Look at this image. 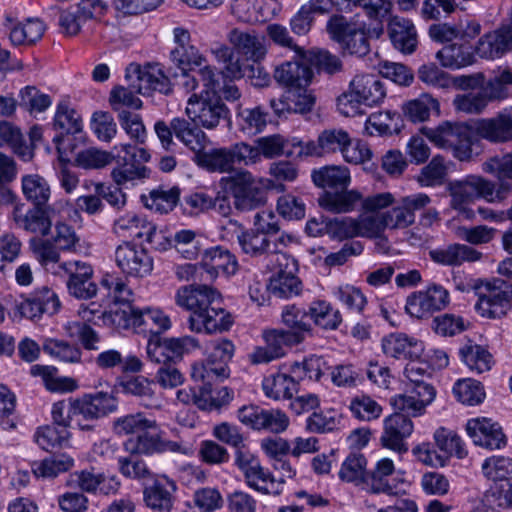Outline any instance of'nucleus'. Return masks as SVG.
I'll use <instances>...</instances> for the list:
<instances>
[{"label":"nucleus","mask_w":512,"mask_h":512,"mask_svg":"<svg viewBox=\"0 0 512 512\" xmlns=\"http://www.w3.org/2000/svg\"><path fill=\"white\" fill-rule=\"evenodd\" d=\"M176 304L189 311V329L198 334H214L227 331L234 319L230 312L220 306V293L207 285H189L179 288Z\"/></svg>","instance_id":"f257e3e1"},{"label":"nucleus","mask_w":512,"mask_h":512,"mask_svg":"<svg viewBox=\"0 0 512 512\" xmlns=\"http://www.w3.org/2000/svg\"><path fill=\"white\" fill-rule=\"evenodd\" d=\"M483 169L499 180L498 189L489 180L479 176H469L464 181L454 182L450 185L451 207H462L478 198L491 203L506 198L511 189L506 181L512 180V153L491 158L484 163Z\"/></svg>","instance_id":"f03ea898"},{"label":"nucleus","mask_w":512,"mask_h":512,"mask_svg":"<svg viewBox=\"0 0 512 512\" xmlns=\"http://www.w3.org/2000/svg\"><path fill=\"white\" fill-rule=\"evenodd\" d=\"M420 132L435 147L451 151L459 161L471 159L477 142L474 127L465 122L444 121L436 127H423Z\"/></svg>","instance_id":"7ed1b4c3"},{"label":"nucleus","mask_w":512,"mask_h":512,"mask_svg":"<svg viewBox=\"0 0 512 512\" xmlns=\"http://www.w3.org/2000/svg\"><path fill=\"white\" fill-rule=\"evenodd\" d=\"M105 321L118 331L132 330L136 333H161L172 327V322L161 308L145 307L137 309L131 306L117 308L104 315Z\"/></svg>","instance_id":"20e7f679"},{"label":"nucleus","mask_w":512,"mask_h":512,"mask_svg":"<svg viewBox=\"0 0 512 512\" xmlns=\"http://www.w3.org/2000/svg\"><path fill=\"white\" fill-rule=\"evenodd\" d=\"M235 353V345L227 338H217L206 343L204 349L205 360L198 361L191 366V378L195 382L210 385L217 380L229 377V362Z\"/></svg>","instance_id":"39448f33"},{"label":"nucleus","mask_w":512,"mask_h":512,"mask_svg":"<svg viewBox=\"0 0 512 512\" xmlns=\"http://www.w3.org/2000/svg\"><path fill=\"white\" fill-rule=\"evenodd\" d=\"M222 188L234 199V205L242 211L252 210L266 201V186L271 182L266 177H256L248 170H240L223 177L220 181Z\"/></svg>","instance_id":"423d86ee"},{"label":"nucleus","mask_w":512,"mask_h":512,"mask_svg":"<svg viewBox=\"0 0 512 512\" xmlns=\"http://www.w3.org/2000/svg\"><path fill=\"white\" fill-rule=\"evenodd\" d=\"M475 309L482 317L496 319L505 316L512 306V284L500 278L480 281Z\"/></svg>","instance_id":"0eeeda50"},{"label":"nucleus","mask_w":512,"mask_h":512,"mask_svg":"<svg viewBox=\"0 0 512 512\" xmlns=\"http://www.w3.org/2000/svg\"><path fill=\"white\" fill-rule=\"evenodd\" d=\"M186 114L195 125L212 130L228 118L229 109L217 94L194 93L188 98Z\"/></svg>","instance_id":"6e6552de"},{"label":"nucleus","mask_w":512,"mask_h":512,"mask_svg":"<svg viewBox=\"0 0 512 512\" xmlns=\"http://www.w3.org/2000/svg\"><path fill=\"white\" fill-rule=\"evenodd\" d=\"M272 266L267 267L272 275L268 282L269 292L279 298H291L300 294L302 285L295 275L296 261L287 254H275L270 257Z\"/></svg>","instance_id":"1a4fd4ad"},{"label":"nucleus","mask_w":512,"mask_h":512,"mask_svg":"<svg viewBox=\"0 0 512 512\" xmlns=\"http://www.w3.org/2000/svg\"><path fill=\"white\" fill-rule=\"evenodd\" d=\"M327 30L343 51L357 56H365L369 50V40L362 25L349 21L344 16H334L327 23Z\"/></svg>","instance_id":"9d476101"},{"label":"nucleus","mask_w":512,"mask_h":512,"mask_svg":"<svg viewBox=\"0 0 512 512\" xmlns=\"http://www.w3.org/2000/svg\"><path fill=\"white\" fill-rule=\"evenodd\" d=\"M262 339L265 345L254 347L248 355L249 362L253 365L268 364L281 359L294 346L300 345L288 332L284 331V328L264 329Z\"/></svg>","instance_id":"9b49d317"},{"label":"nucleus","mask_w":512,"mask_h":512,"mask_svg":"<svg viewBox=\"0 0 512 512\" xmlns=\"http://www.w3.org/2000/svg\"><path fill=\"white\" fill-rule=\"evenodd\" d=\"M124 449L131 454L153 455L166 452L187 455L191 448L178 441L163 437V432L157 426L156 430H144L137 437L124 442Z\"/></svg>","instance_id":"f8f14e48"},{"label":"nucleus","mask_w":512,"mask_h":512,"mask_svg":"<svg viewBox=\"0 0 512 512\" xmlns=\"http://www.w3.org/2000/svg\"><path fill=\"white\" fill-rule=\"evenodd\" d=\"M291 241V237L285 234L273 237L255 230L241 233L238 236V243L244 253L261 257L262 264L265 268L272 266L270 257L275 254H285L282 250Z\"/></svg>","instance_id":"ddd939ff"},{"label":"nucleus","mask_w":512,"mask_h":512,"mask_svg":"<svg viewBox=\"0 0 512 512\" xmlns=\"http://www.w3.org/2000/svg\"><path fill=\"white\" fill-rule=\"evenodd\" d=\"M115 262L127 277L143 278L153 270V258L147 249L131 242H123L117 246Z\"/></svg>","instance_id":"4468645a"},{"label":"nucleus","mask_w":512,"mask_h":512,"mask_svg":"<svg viewBox=\"0 0 512 512\" xmlns=\"http://www.w3.org/2000/svg\"><path fill=\"white\" fill-rule=\"evenodd\" d=\"M431 203L425 193H414L394 199L392 208L383 213L387 229H405L415 222V213Z\"/></svg>","instance_id":"2eb2a0df"},{"label":"nucleus","mask_w":512,"mask_h":512,"mask_svg":"<svg viewBox=\"0 0 512 512\" xmlns=\"http://www.w3.org/2000/svg\"><path fill=\"white\" fill-rule=\"evenodd\" d=\"M414 430V424L407 414L396 411L383 420L380 444L389 450L402 454L408 451L406 439Z\"/></svg>","instance_id":"dca6fc26"},{"label":"nucleus","mask_w":512,"mask_h":512,"mask_svg":"<svg viewBox=\"0 0 512 512\" xmlns=\"http://www.w3.org/2000/svg\"><path fill=\"white\" fill-rule=\"evenodd\" d=\"M466 432L475 445L489 450H500L507 445V437L502 427L490 418L469 419Z\"/></svg>","instance_id":"f3484780"},{"label":"nucleus","mask_w":512,"mask_h":512,"mask_svg":"<svg viewBox=\"0 0 512 512\" xmlns=\"http://www.w3.org/2000/svg\"><path fill=\"white\" fill-rule=\"evenodd\" d=\"M435 397L436 391L433 386L406 387L404 392L390 398V405L394 410L410 417H419L425 414Z\"/></svg>","instance_id":"a211bd4d"},{"label":"nucleus","mask_w":512,"mask_h":512,"mask_svg":"<svg viewBox=\"0 0 512 512\" xmlns=\"http://www.w3.org/2000/svg\"><path fill=\"white\" fill-rule=\"evenodd\" d=\"M59 268L68 274L67 288L70 295L78 299H90L97 293V285L92 281L93 268L86 262L67 261Z\"/></svg>","instance_id":"6ab92c4d"},{"label":"nucleus","mask_w":512,"mask_h":512,"mask_svg":"<svg viewBox=\"0 0 512 512\" xmlns=\"http://www.w3.org/2000/svg\"><path fill=\"white\" fill-rule=\"evenodd\" d=\"M127 72L128 77H130V73L135 74L137 83L133 82L131 87L138 94L147 95L151 91H159L164 94L171 92L170 80L158 63H149L142 68L138 65H130Z\"/></svg>","instance_id":"aec40b11"},{"label":"nucleus","mask_w":512,"mask_h":512,"mask_svg":"<svg viewBox=\"0 0 512 512\" xmlns=\"http://www.w3.org/2000/svg\"><path fill=\"white\" fill-rule=\"evenodd\" d=\"M56 212L57 206L55 204L45 208L35 206L25 214L22 213V206H15L13 219L19 228L41 236H47L53 222L56 221Z\"/></svg>","instance_id":"412c9836"},{"label":"nucleus","mask_w":512,"mask_h":512,"mask_svg":"<svg viewBox=\"0 0 512 512\" xmlns=\"http://www.w3.org/2000/svg\"><path fill=\"white\" fill-rule=\"evenodd\" d=\"M512 51V27L502 26L482 35L474 46V54L495 60Z\"/></svg>","instance_id":"4be33fe9"},{"label":"nucleus","mask_w":512,"mask_h":512,"mask_svg":"<svg viewBox=\"0 0 512 512\" xmlns=\"http://www.w3.org/2000/svg\"><path fill=\"white\" fill-rule=\"evenodd\" d=\"M381 348L386 357L396 360L420 359L425 350L422 341L400 332L384 336L381 340Z\"/></svg>","instance_id":"5701e85b"},{"label":"nucleus","mask_w":512,"mask_h":512,"mask_svg":"<svg viewBox=\"0 0 512 512\" xmlns=\"http://www.w3.org/2000/svg\"><path fill=\"white\" fill-rule=\"evenodd\" d=\"M60 306L56 292L48 287H41L20 303L19 312L23 317L35 320L44 314L54 315L59 311Z\"/></svg>","instance_id":"b1692460"},{"label":"nucleus","mask_w":512,"mask_h":512,"mask_svg":"<svg viewBox=\"0 0 512 512\" xmlns=\"http://www.w3.org/2000/svg\"><path fill=\"white\" fill-rule=\"evenodd\" d=\"M228 41L237 54L244 56L247 60L260 62L267 54L265 37L254 30L232 29Z\"/></svg>","instance_id":"393cba45"},{"label":"nucleus","mask_w":512,"mask_h":512,"mask_svg":"<svg viewBox=\"0 0 512 512\" xmlns=\"http://www.w3.org/2000/svg\"><path fill=\"white\" fill-rule=\"evenodd\" d=\"M116 235L123 238L144 239L149 243H155L159 234L153 223L143 215L128 212L117 218L113 225Z\"/></svg>","instance_id":"a878e982"},{"label":"nucleus","mask_w":512,"mask_h":512,"mask_svg":"<svg viewBox=\"0 0 512 512\" xmlns=\"http://www.w3.org/2000/svg\"><path fill=\"white\" fill-rule=\"evenodd\" d=\"M295 61H287L277 66L274 71L275 80L281 85L290 89H303V87H308L313 72L311 68L308 66L307 53L304 50V56L299 57L296 55Z\"/></svg>","instance_id":"bb28decb"},{"label":"nucleus","mask_w":512,"mask_h":512,"mask_svg":"<svg viewBox=\"0 0 512 512\" xmlns=\"http://www.w3.org/2000/svg\"><path fill=\"white\" fill-rule=\"evenodd\" d=\"M201 266L213 278L234 275L238 270V261L234 254L222 246H214L204 251Z\"/></svg>","instance_id":"cd10ccee"},{"label":"nucleus","mask_w":512,"mask_h":512,"mask_svg":"<svg viewBox=\"0 0 512 512\" xmlns=\"http://www.w3.org/2000/svg\"><path fill=\"white\" fill-rule=\"evenodd\" d=\"M474 127L475 137L490 142H505L512 139V111L500 113L494 118L482 119Z\"/></svg>","instance_id":"c85d7f7f"},{"label":"nucleus","mask_w":512,"mask_h":512,"mask_svg":"<svg viewBox=\"0 0 512 512\" xmlns=\"http://www.w3.org/2000/svg\"><path fill=\"white\" fill-rule=\"evenodd\" d=\"M114 152L113 161L116 165L110 175L117 186L128 188L130 185H135L137 181L148 177V169L145 166L136 164L120 150Z\"/></svg>","instance_id":"c756f323"},{"label":"nucleus","mask_w":512,"mask_h":512,"mask_svg":"<svg viewBox=\"0 0 512 512\" xmlns=\"http://www.w3.org/2000/svg\"><path fill=\"white\" fill-rule=\"evenodd\" d=\"M482 252L465 244H451L430 251L431 259L445 266H460L465 262L473 263L482 259Z\"/></svg>","instance_id":"7c9ffc66"},{"label":"nucleus","mask_w":512,"mask_h":512,"mask_svg":"<svg viewBox=\"0 0 512 512\" xmlns=\"http://www.w3.org/2000/svg\"><path fill=\"white\" fill-rule=\"evenodd\" d=\"M307 317L306 309L296 305H286L281 312V323L285 327L284 331L288 332L299 344L313 335V327L306 320Z\"/></svg>","instance_id":"2f4dec72"},{"label":"nucleus","mask_w":512,"mask_h":512,"mask_svg":"<svg viewBox=\"0 0 512 512\" xmlns=\"http://www.w3.org/2000/svg\"><path fill=\"white\" fill-rule=\"evenodd\" d=\"M396 472V467L390 458L379 459L372 470L367 471L364 481V491L370 494H391L393 487L390 477Z\"/></svg>","instance_id":"473e14b6"},{"label":"nucleus","mask_w":512,"mask_h":512,"mask_svg":"<svg viewBox=\"0 0 512 512\" xmlns=\"http://www.w3.org/2000/svg\"><path fill=\"white\" fill-rule=\"evenodd\" d=\"M389 36L393 46L404 54H412L417 47V31L411 20L393 17L389 23Z\"/></svg>","instance_id":"72a5a7b5"},{"label":"nucleus","mask_w":512,"mask_h":512,"mask_svg":"<svg viewBox=\"0 0 512 512\" xmlns=\"http://www.w3.org/2000/svg\"><path fill=\"white\" fill-rule=\"evenodd\" d=\"M262 390L274 401L290 400L298 391V382L290 374L277 371L263 378Z\"/></svg>","instance_id":"f704fd0d"},{"label":"nucleus","mask_w":512,"mask_h":512,"mask_svg":"<svg viewBox=\"0 0 512 512\" xmlns=\"http://www.w3.org/2000/svg\"><path fill=\"white\" fill-rule=\"evenodd\" d=\"M350 88L364 105L373 106L381 103L386 91L381 80L371 74L356 75L350 82Z\"/></svg>","instance_id":"c9c22d12"},{"label":"nucleus","mask_w":512,"mask_h":512,"mask_svg":"<svg viewBox=\"0 0 512 512\" xmlns=\"http://www.w3.org/2000/svg\"><path fill=\"white\" fill-rule=\"evenodd\" d=\"M175 483L166 476L156 478L144 491L146 505L152 509L169 510L173 505Z\"/></svg>","instance_id":"e433bc0d"},{"label":"nucleus","mask_w":512,"mask_h":512,"mask_svg":"<svg viewBox=\"0 0 512 512\" xmlns=\"http://www.w3.org/2000/svg\"><path fill=\"white\" fill-rule=\"evenodd\" d=\"M53 424L61 428L76 427L82 431H91L93 424L83 423L77 415L75 398H68L55 402L51 408Z\"/></svg>","instance_id":"4c0bfd02"},{"label":"nucleus","mask_w":512,"mask_h":512,"mask_svg":"<svg viewBox=\"0 0 512 512\" xmlns=\"http://www.w3.org/2000/svg\"><path fill=\"white\" fill-rule=\"evenodd\" d=\"M490 101L504 100L512 91V68L508 65L497 66L482 88Z\"/></svg>","instance_id":"58836bf2"},{"label":"nucleus","mask_w":512,"mask_h":512,"mask_svg":"<svg viewBox=\"0 0 512 512\" xmlns=\"http://www.w3.org/2000/svg\"><path fill=\"white\" fill-rule=\"evenodd\" d=\"M53 124L56 130L65 134H77L82 131V116L75 110L68 97H63L57 103Z\"/></svg>","instance_id":"ea45409f"},{"label":"nucleus","mask_w":512,"mask_h":512,"mask_svg":"<svg viewBox=\"0 0 512 512\" xmlns=\"http://www.w3.org/2000/svg\"><path fill=\"white\" fill-rule=\"evenodd\" d=\"M402 110L410 121L424 122L430 118L431 114L440 115V103L432 95L423 93L419 97L405 102Z\"/></svg>","instance_id":"a19ab883"},{"label":"nucleus","mask_w":512,"mask_h":512,"mask_svg":"<svg viewBox=\"0 0 512 512\" xmlns=\"http://www.w3.org/2000/svg\"><path fill=\"white\" fill-rule=\"evenodd\" d=\"M306 311L313 323L325 330H336L342 322L340 311L326 300L312 301Z\"/></svg>","instance_id":"79ce46f5"},{"label":"nucleus","mask_w":512,"mask_h":512,"mask_svg":"<svg viewBox=\"0 0 512 512\" xmlns=\"http://www.w3.org/2000/svg\"><path fill=\"white\" fill-rule=\"evenodd\" d=\"M175 137L193 152H201L207 142L206 134L198 127L192 126L184 118L175 117L171 120Z\"/></svg>","instance_id":"37998d69"},{"label":"nucleus","mask_w":512,"mask_h":512,"mask_svg":"<svg viewBox=\"0 0 512 512\" xmlns=\"http://www.w3.org/2000/svg\"><path fill=\"white\" fill-rule=\"evenodd\" d=\"M311 178L313 183L320 188L346 189L351 183L350 170L341 165L325 166L313 170Z\"/></svg>","instance_id":"c03bdc74"},{"label":"nucleus","mask_w":512,"mask_h":512,"mask_svg":"<svg viewBox=\"0 0 512 512\" xmlns=\"http://www.w3.org/2000/svg\"><path fill=\"white\" fill-rule=\"evenodd\" d=\"M462 362L470 372L481 374L491 370L494 360L492 354L483 346L473 343L464 345L460 351Z\"/></svg>","instance_id":"a18cd8bd"},{"label":"nucleus","mask_w":512,"mask_h":512,"mask_svg":"<svg viewBox=\"0 0 512 512\" xmlns=\"http://www.w3.org/2000/svg\"><path fill=\"white\" fill-rule=\"evenodd\" d=\"M367 460L363 454L351 453L342 462L338 472L339 479L351 483L364 490V481L367 476Z\"/></svg>","instance_id":"49530a36"},{"label":"nucleus","mask_w":512,"mask_h":512,"mask_svg":"<svg viewBox=\"0 0 512 512\" xmlns=\"http://www.w3.org/2000/svg\"><path fill=\"white\" fill-rule=\"evenodd\" d=\"M433 438L436 447L442 453V456L446 458V461L452 456L463 459L468 454L462 438L451 429L439 427L434 432Z\"/></svg>","instance_id":"de8ad7c7"},{"label":"nucleus","mask_w":512,"mask_h":512,"mask_svg":"<svg viewBox=\"0 0 512 512\" xmlns=\"http://www.w3.org/2000/svg\"><path fill=\"white\" fill-rule=\"evenodd\" d=\"M75 465L73 457L66 453L53 455L32 463L31 469L37 478H55L60 473L72 469Z\"/></svg>","instance_id":"09e8293b"},{"label":"nucleus","mask_w":512,"mask_h":512,"mask_svg":"<svg viewBox=\"0 0 512 512\" xmlns=\"http://www.w3.org/2000/svg\"><path fill=\"white\" fill-rule=\"evenodd\" d=\"M45 29L40 19L30 18L14 24L9 32V39L13 45H30L42 38Z\"/></svg>","instance_id":"8fccbe9b"},{"label":"nucleus","mask_w":512,"mask_h":512,"mask_svg":"<svg viewBox=\"0 0 512 512\" xmlns=\"http://www.w3.org/2000/svg\"><path fill=\"white\" fill-rule=\"evenodd\" d=\"M30 371L33 376L41 377L44 386L51 392H72L77 388L73 378L59 376L54 366L34 365Z\"/></svg>","instance_id":"3c124183"},{"label":"nucleus","mask_w":512,"mask_h":512,"mask_svg":"<svg viewBox=\"0 0 512 512\" xmlns=\"http://www.w3.org/2000/svg\"><path fill=\"white\" fill-rule=\"evenodd\" d=\"M268 174L271 182L270 186H266L268 190H275L277 192H284L286 189L285 183H293L299 176L298 166L288 160H279L270 163Z\"/></svg>","instance_id":"603ef678"},{"label":"nucleus","mask_w":512,"mask_h":512,"mask_svg":"<svg viewBox=\"0 0 512 512\" xmlns=\"http://www.w3.org/2000/svg\"><path fill=\"white\" fill-rule=\"evenodd\" d=\"M268 113L260 106L253 108L239 107L236 122L239 129L248 136L261 133L267 125Z\"/></svg>","instance_id":"864d4df0"},{"label":"nucleus","mask_w":512,"mask_h":512,"mask_svg":"<svg viewBox=\"0 0 512 512\" xmlns=\"http://www.w3.org/2000/svg\"><path fill=\"white\" fill-rule=\"evenodd\" d=\"M362 195L356 190H347L344 192H327L321 199L320 204L326 210L335 213H346L353 211L361 204Z\"/></svg>","instance_id":"5fc2aeb1"},{"label":"nucleus","mask_w":512,"mask_h":512,"mask_svg":"<svg viewBox=\"0 0 512 512\" xmlns=\"http://www.w3.org/2000/svg\"><path fill=\"white\" fill-rule=\"evenodd\" d=\"M452 392L457 401L467 406L479 405L486 397L481 382L472 378L457 380L453 385Z\"/></svg>","instance_id":"6e6d98bb"},{"label":"nucleus","mask_w":512,"mask_h":512,"mask_svg":"<svg viewBox=\"0 0 512 512\" xmlns=\"http://www.w3.org/2000/svg\"><path fill=\"white\" fill-rule=\"evenodd\" d=\"M71 436L69 429L57 425H45L36 430L34 440L40 448L50 451L55 447L67 446Z\"/></svg>","instance_id":"4d7b16f0"},{"label":"nucleus","mask_w":512,"mask_h":512,"mask_svg":"<svg viewBox=\"0 0 512 512\" xmlns=\"http://www.w3.org/2000/svg\"><path fill=\"white\" fill-rule=\"evenodd\" d=\"M0 145L7 146L24 161L32 158L31 149L24 143L21 130L13 123L0 121Z\"/></svg>","instance_id":"13d9d810"},{"label":"nucleus","mask_w":512,"mask_h":512,"mask_svg":"<svg viewBox=\"0 0 512 512\" xmlns=\"http://www.w3.org/2000/svg\"><path fill=\"white\" fill-rule=\"evenodd\" d=\"M19 105L29 112L30 115H36L47 111L52 103V97L42 92L36 86L27 85L19 91Z\"/></svg>","instance_id":"bf43d9fd"},{"label":"nucleus","mask_w":512,"mask_h":512,"mask_svg":"<svg viewBox=\"0 0 512 512\" xmlns=\"http://www.w3.org/2000/svg\"><path fill=\"white\" fill-rule=\"evenodd\" d=\"M348 409L355 419L363 422L378 420L383 414L382 405L367 394L353 397Z\"/></svg>","instance_id":"052dcab7"},{"label":"nucleus","mask_w":512,"mask_h":512,"mask_svg":"<svg viewBox=\"0 0 512 512\" xmlns=\"http://www.w3.org/2000/svg\"><path fill=\"white\" fill-rule=\"evenodd\" d=\"M157 422L142 413L128 414L113 421L112 430L116 435L124 436L144 430H156Z\"/></svg>","instance_id":"680f3d73"},{"label":"nucleus","mask_w":512,"mask_h":512,"mask_svg":"<svg viewBox=\"0 0 512 512\" xmlns=\"http://www.w3.org/2000/svg\"><path fill=\"white\" fill-rule=\"evenodd\" d=\"M22 191L26 199L35 206L46 204L51 195L47 180L38 174H29L22 177Z\"/></svg>","instance_id":"e2e57ef3"},{"label":"nucleus","mask_w":512,"mask_h":512,"mask_svg":"<svg viewBox=\"0 0 512 512\" xmlns=\"http://www.w3.org/2000/svg\"><path fill=\"white\" fill-rule=\"evenodd\" d=\"M243 476L246 485L261 494L279 495L281 493L279 483L275 477L261 464Z\"/></svg>","instance_id":"0e129e2a"},{"label":"nucleus","mask_w":512,"mask_h":512,"mask_svg":"<svg viewBox=\"0 0 512 512\" xmlns=\"http://www.w3.org/2000/svg\"><path fill=\"white\" fill-rule=\"evenodd\" d=\"M43 351L54 359L65 363H80L81 349L67 341L48 338L43 342Z\"/></svg>","instance_id":"69168bd1"},{"label":"nucleus","mask_w":512,"mask_h":512,"mask_svg":"<svg viewBox=\"0 0 512 512\" xmlns=\"http://www.w3.org/2000/svg\"><path fill=\"white\" fill-rule=\"evenodd\" d=\"M29 247L39 264L49 271L60 261V249L53 241L39 237L32 238Z\"/></svg>","instance_id":"338daca9"},{"label":"nucleus","mask_w":512,"mask_h":512,"mask_svg":"<svg viewBox=\"0 0 512 512\" xmlns=\"http://www.w3.org/2000/svg\"><path fill=\"white\" fill-rule=\"evenodd\" d=\"M481 470L485 478L494 482L512 478V459L500 455L488 457L483 461Z\"/></svg>","instance_id":"774afa93"}]
</instances>
